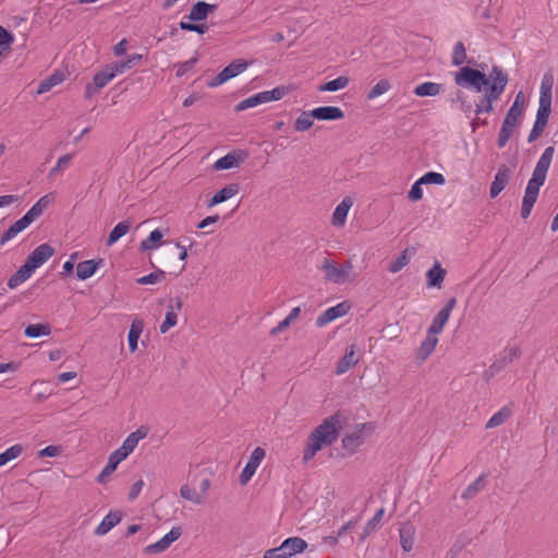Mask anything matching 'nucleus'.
I'll return each instance as SVG.
<instances>
[{"mask_svg":"<svg viewBox=\"0 0 558 558\" xmlns=\"http://www.w3.org/2000/svg\"><path fill=\"white\" fill-rule=\"evenodd\" d=\"M555 154V148L553 146H548L545 148L539 159L536 162V166L532 172V177L530 178L525 193L522 199L521 207V217L523 219L527 218L531 215L534 204L537 201L539 189L544 185L547 172L550 168L553 157Z\"/></svg>","mask_w":558,"mask_h":558,"instance_id":"f257e3e1","label":"nucleus"},{"mask_svg":"<svg viewBox=\"0 0 558 558\" xmlns=\"http://www.w3.org/2000/svg\"><path fill=\"white\" fill-rule=\"evenodd\" d=\"M340 421L337 415L325 418L308 436L303 452V461L308 462L323 448L332 445L338 437Z\"/></svg>","mask_w":558,"mask_h":558,"instance_id":"f03ea898","label":"nucleus"},{"mask_svg":"<svg viewBox=\"0 0 558 558\" xmlns=\"http://www.w3.org/2000/svg\"><path fill=\"white\" fill-rule=\"evenodd\" d=\"M492 84L485 89L483 98L475 106V113H490L493 104L500 98L508 84V74L499 66H493L490 71Z\"/></svg>","mask_w":558,"mask_h":558,"instance_id":"7ed1b4c3","label":"nucleus"},{"mask_svg":"<svg viewBox=\"0 0 558 558\" xmlns=\"http://www.w3.org/2000/svg\"><path fill=\"white\" fill-rule=\"evenodd\" d=\"M54 197L52 194L41 196L31 209L17 221H15L1 236L0 245L3 246L9 241L17 236L19 233L28 228L37 218H39L44 210L52 204Z\"/></svg>","mask_w":558,"mask_h":558,"instance_id":"20e7f679","label":"nucleus"},{"mask_svg":"<svg viewBox=\"0 0 558 558\" xmlns=\"http://www.w3.org/2000/svg\"><path fill=\"white\" fill-rule=\"evenodd\" d=\"M318 268L324 272L325 280L335 284L354 282L357 278L353 264L349 260L339 266L336 262L324 258Z\"/></svg>","mask_w":558,"mask_h":558,"instance_id":"39448f33","label":"nucleus"},{"mask_svg":"<svg viewBox=\"0 0 558 558\" xmlns=\"http://www.w3.org/2000/svg\"><path fill=\"white\" fill-rule=\"evenodd\" d=\"M454 82L457 85L473 89L476 93H485V89L492 84L490 73L487 76L483 72L470 66H462L456 72Z\"/></svg>","mask_w":558,"mask_h":558,"instance_id":"423d86ee","label":"nucleus"},{"mask_svg":"<svg viewBox=\"0 0 558 558\" xmlns=\"http://www.w3.org/2000/svg\"><path fill=\"white\" fill-rule=\"evenodd\" d=\"M308 544L299 536L284 539L280 546L264 551L263 558H292L306 550Z\"/></svg>","mask_w":558,"mask_h":558,"instance_id":"0eeeda50","label":"nucleus"},{"mask_svg":"<svg viewBox=\"0 0 558 558\" xmlns=\"http://www.w3.org/2000/svg\"><path fill=\"white\" fill-rule=\"evenodd\" d=\"M374 427L371 423L356 425L342 439V446L349 451H355L363 445L366 438L373 433Z\"/></svg>","mask_w":558,"mask_h":558,"instance_id":"6e6552de","label":"nucleus"},{"mask_svg":"<svg viewBox=\"0 0 558 558\" xmlns=\"http://www.w3.org/2000/svg\"><path fill=\"white\" fill-rule=\"evenodd\" d=\"M247 68V63L242 60H236L227 65L220 73H218L209 83L208 86L214 88L222 85L227 81L235 77L236 75L244 72Z\"/></svg>","mask_w":558,"mask_h":558,"instance_id":"1a4fd4ad","label":"nucleus"},{"mask_svg":"<svg viewBox=\"0 0 558 558\" xmlns=\"http://www.w3.org/2000/svg\"><path fill=\"white\" fill-rule=\"evenodd\" d=\"M265 456L266 451L260 447H256L252 451L250 459L239 477L241 485H246L252 480L262 461L265 459Z\"/></svg>","mask_w":558,"mask_h":558,"instance_id":"9d476101","label":"nucleus"},{"mask_svg":"<svg viewBox=\"0 0 558 558\" xmlns=\"http://www.w3.org/2000/svg\"><path fill=\"white\" fill-rule=\"evenodd\" d=\"M181 535H182L181 527L174 526L159 541L144 547L143 551L146 555L163 553L172 545V543H174L177 539H179Z\"/></svg>","mask_w":558,"mask_h":558,"instance_id":"9b49d317","label":"nucleus"},{"mask_svg":"<svg viewBox=\"0 0 558 558\" xmlns=\"http://www.w3.org/2000/svg\"><path fill=\"white\" fill-rule=\"evenodd\" d=\"M457 300L456 298H451L448 300L446 305L437 313V315L434 317L430 326L428 327L427 331L429 333L439 335L442 332L446 324L448 323L451 312L456 307Z\"/></svg>","mask_w":558,"mask_h":558,"instance_id":"f8f14e48","label":"nucleus"},{"mask_svg":"<svg viewBox=\"0 0 558 558\" xmlns=\"http://www.w3.org/2000/svg\"><path fill=\"white\" fill-rule=\"evenodd\" d=\"M350 308L351 305L347 301L338 303L335 306L328 307L316 318V326L324 327L329 323L336 320L337 318L343 317L349 313Z\"/></svg>","mask_w":558,"mask_h":558,"instance_id":"ddd939ff","label":"nucleus"},{"mask_svg":"<svg viewBox=\"0 0 558 558\" xmlns=\"http://www.w3.org/2000/svg\"><path fill=\"white\" fill-rule=\"evenodd\" d=\"M247 154L242 150H233L217 159L213 165L214 170H229L239 168L246 159Z\"/></svg>","mask_w":558,"mask_h":558,"instance_id":"4468645a","label":"nucleus"},{"mask_svg":"<svg viewBox=\"0 0 558 558\" xmlns=\"http://www.w3.org/2000/svg\"><path fill=\"white\" fill-rule=\"evenodd\" d=\"M182 306L183 302L181 298L177 296L171 300L170 304L167 306L165 320L159 328L161 333L168 332L178 324V314L182 310Z\"/></svg>","mask_w":558,"mask_h":558,"instance_id":"2eb2a0df","label":"nucleus"},{"mask_svg":"<svg viewBox=\"0 0 558 558\" xmlns=\"http://www.w3.org/2000/svg\"><path fill=\"white\" fill-rule=\"evenodd\" d=\"M550 112V107L538 105L536 119L527 137L529 143L536 141L541 136V134L543 133L544 129L547 125Z\"/></svg>","mask_w":558,"mask_h":558,"instance_id":"dca6fc26","label":"nucleus"},{"mask_svg":"<svg viewBox=\"0 0 558 558\" xmlns=\"http://www.w3.org/2000/svg\"><path fill=\"white\" fill-rule=\"evenodd\" d=\"M54 254V248L47 244L38 245L27 257L26 262L36 270Z\"/></svg>","mask_w":558,"mask_h":558,"instance_id":"f3484780","label":"nucleus"},{"mask_svg":"<svg viewBox=\"0 0 558 558\" xmlns=\"http://www.w3.org/2000/svg\"><path fill=\"white\" fill-rule=\"evenodd\" d=\"M554 84H555L554 74L550 71L546 72L542 77L541 87H539V98H538L539 106H547V107L551 108V94H553Z\"/></svg>","mask_w":558,"mask_h":558,"instance_id":"a211bd4d","label":"nucleus"},{"mask_svg":"<svg viewBox=\"0 0 558 558\" xmlns=\"http://www.w3.org/2000/svg\"><path fill=\"white\" fill-rule=\"evenodd\" d=\"M147 436V432L141 428L131 433L122 442V445L116 449L124 459H126L136 448L140 440Z\"/></svg>","mask_w":558,"mask_h":558,"instance_id":"6ab92c4d","label":"nucleus"},{"mask_svg":"<svg viewBox=\"0 0 558 558\" xmlns=\"http://www.w3.org/2000/svg\"><path fill=\"white\" fill-rule=\"evenodd\" d=\"M510 178V169L502 165L498 168L494 181L490 184L489 195L492 198L497 197L506 187Z\"/></svg>","mask_w":558,"mask_h":558,"instance_id":"aec40b11","label":"nucleus"},{"mask_svg":"<svg viewBox=\"0 0 558 558\" xmlns=\"http://www.w3.org/2000/svg\"><path fill=\"white\" fill-rule=\"evenodd\" d=\"M353 206V201L351 197L347 196L344 197L335 208L332 217H331V223L332 226L337 228H341L345 225L348 214Z\"/></svg>","mask_w":558,"mask_h":558,"instance_id":"412c9836","label":"nucleus"},{"mask_svg":"<svg viewBox=\"0 0 558 558\" xmlns=\"http://www.w3.org/2000/svg\"><path fill=\"white\" fill-rule=\"evenodd\" d=\"M356 352H357V350L354 344L347 347L344 355L342 356V359L339 361V363L337 365V368H336L337 375L344 374L351 367H353L354 365H356L359 363V356H357Z\"/></svg>","mask_w":558,"mask_h":558,"instance_id":"4be33fe9","label":"nucleus"},{"mask_svg":"<svg viewBox=\"0 0 558 558\" xmlns=\"http://www.w3.org/2000/svg\"><path fill=\"white\" fill-rule=\"evenodd\" d=\"M437 343H438L437 336L434 333H429V331H427L425 339L422 341L418 349L416 350V353H415L416 359L420 362H425L432 355V353L435 351Z\"/></svg>","mask_w":558,"mask_h":558,"instance_id":"5701e85b","label":"nucleus"},{"mask_svg":"<svg viewBox=\"0 0 558 558\" xmlns=\"http://www.w3.org/2000/svg\"><path fill=\"white\" fill-rule=\"evenodd\" d=\"M35 269L27 263L25 262L24 265H22L15 274H13L9 280H8V287L10 289H15L17 288L19 286H21L22 283H24L27 279H29L32 277V275L34 274Z\"/></svg>","mask_w":558,"mask_h":558,"instance_id":"b1692460","label":"nucleus"},{"mask_svg":"<svg viewBox=\"0 0 558 558\" xmlns=\"http://www.w3.org/2000/svg\"><path fill=\"white\" fill-rule=\"evenodd\" d=\"M313 116L317 120L333 121L341 120L344 113L339 107L325 106L313 109Z\"/></svg>","mask_w":558,"mask_h":558,"instance_id":"393cba45","label":"nucleus"},{"mask_svg":"<svg viewBox=\"0 0 558 558\" xmlns=\"http://www.w3.org/2000/svg\"><path fill=\"white\" fill-rule=\"evenodd\" d=\"M101 264H102V259H99V260L88 259V260L78 263L76 266L77 279L86 280V279L93 277Z\"/></svg>","mask_w":558,"mask_h":558,"instance_id":"a878e982","label":"nucleus"},{"mask_svg":"<svg viewBox=\"0 0 558 558\" xmlns=\"http://www.w3.org/2000/svg\"><path fill=\"white\" fill-rule=\"evenodd\" d=\"M216 9V4L198 1L192 7L189 14V19L191 21H203L208 16V14L213 13Z\"/></svg>","mask_w":558,"mask_h":558,"instance_id":"bb28decb","label":"nucleus"},{"mask_svg":"<svg viewBox=\"0 0 558 558\" xmlns=\"http://www.w3.org/2000/svg\"><path fill=\"white\" fill-rule=\"evenodd\" d=\"M239 193V185L236 183H230L218 191L209 201L208 206L213 207L220 203H223Z\"/></svg>","mask_w":558,"mask_h":558,"instance_id":"cd10ccee","label":"nucleus"},{"mask_svg":"<svg viewBox=\"0 0 558 558\" xmlns=\"http://www.w3.org/2000/svg\"><path fill=\"white\" fill-rule=\"evenodd\" d=\"M123 460L125 459L117 450L111 452V454L108 458L107 464L105 465L100 474L97 476V482L101 484L105 483L106 477L111 475Z\"/></svg>","mask_w":558,"mask_h":558,"instance_id":"c85d7f7f","label":"nucleus"},{"mask_svg":"<svg viewBox=\"0 0 558 558\" xmlns=\"http://www.w3.org/2000/svg\"><path fill=\"white\" fill-rule=\"evenodd\" d=\"M142 59H143L142 54L133 53V54L129 56L123 61H117V62L110 63V66L112 68L113 72L117 76L119 74L124 73L128 70H131L133 66L138 64L142 61Z\"/></svg>","mask_w":558,"mask_h":558,"instance_id":"c756f323","label":"nucleus"},{"mask_svg":"<svg viewBox=\"0 0 558 558\" xmlns=\"http://www.w3.org/2000/svg\"><path fill=\"white\" fill-rule=\"evenodd\" d=\"M120 521L121 514L119 512H109L95 529V534L99 536L107 534L111 529L118 525Z\"/></svg>","mask_w":558,"mask_h":558,"instance_id":"7c9ffc66","label":"nucleus"},{"mask_svg":"<svg viewBox=\"0 0 558 558\" xmlns=\"http://www.w3.org/2000/svg\"><path fill=\"white\" fill-rule=\"evenodd\" d=\"M442 92V85L434 82H424L415 86L413 93L418 97H434Z\"/></svg>","mask_w":558,"mask_h":558,"instance_id":"2f4dec72","label":"nucleus"},{"mask_svg":"<svg viewBox=\"0 0 558 558\" xmlns=\"http://www.w3.org/2000/svg\"><path fill=\"white\" fill-rule=\"evenodd\" d=\"M400 544L404 551L412 550L414 545L415 529L412 524H403L400 530Z\"/></svg>","mask_w":558,"mask_h":558,"instance_id":"473e14b6","label":"nucleus"},{"mask_svg":"<svg viewBox=\"0 0 558 558\" xmlns=\"http://www.w3.org/2000/svg\"><path fill=\"white\" fill-rule=\"evenodd\" d=\"M144 323L141 319H134L130 326L128 342L129 349L131 352H135L137 350L138 339L143 332Z\"/></svg>","mask_w":558,"mask_h":558,"instance_id":"72a5a7b5","label":"nucleus"},{"mask_svg":"<svg viewBox=\"0 0 558 558\" xmlns=\"http://www.w3.org/2000/svg\"><path fill=\"white\" fill-rule=\"evenodd\" d=\"M446 270L441 268L440 264L436 262L434 266L427 270L426 278H427V286L428 287H436L440 288L441 283L445 279Z\"/></svg>","mask_w":558,"mask_h":558,"instance_id":"f704fd0d","label":"nucleus"},{"mask_svg":"<svg viewBox=\"0 0 558 558\" xmlns=\"http://www.w3.org/2000/svg\"><path fill=\"white\" fill-rule=\"evenodd\" d=\"M24 451L25 447L22 444H15L5 449L3 452L0 453V468L20 458Z\"/></svg>","mask_w":558,"mask_h":558,"instance_id":"c9c22d12","label":"nucleus"},{"mask_svg":"<svg viewBox=\"0 0 558 558\" xmlns=\"http://www.w3.org/2000/svg\"><path fill=\"white\" fill-rule=\"evenodd\" d=\"M314 119L313 110L302 111L295 119L293 128L296 132H306L313 126Z\"/></svg>","mask_w":558,"mask_h":558,"instance_id":"e433bc0d","label":"nucleus"},{"mask_svg":"<svg viewBox=\"0 0 558 558\" xmlns=\"http://www.w3.org/2000/svg\"><path fill=\"white\" fill-rule=\"evenodd\" d=\"M116 77V74L110 66L107 64L101 71L94 75L93 82L97 89L104 88L109 82Z\"/></svg>","mask_w":558,"mask_h":558,"instance_id":"4c0bfd02","label":"nucleus"},{"mask_svg":"<svg viewBox=\"0 0 558 558\" xmlns=\"http://www.w3.org/2000/svg\"><path fill=\"white\" fill-rule=\"evenodd\" d=\"M131 229V222L124 220L120 221L110 232L107 245L111 246L116 242H118L122 236H124Z\"/></svg>","mask_w":558,"mask_h":558,"instance_id":"58836bf2","label":"nucleus"},{"mask_svg":"<svg viewBox=\"0 0 558 558\" xmlns=\"http://www.w3.org/2000/svg\"><path fill=\"white\" fill-rule=\"evenodd\" d=\"M162 232L159 229L153 230L149 235L141 242L142 251H151L161 245Z\"/></svg>","mask_w":558,"mask_h":558,"instance_id":"ea45409f","label":"nucleus"},{"mask_svg":"<svg viewBox=\"0 0 558 558\" xmlns=\"http://www.w3.org/2000/svg\"><path fill=\"white\" fill-rule=\"evenodd\" d=\"M511 416V410L508 407H502L497 411L486 423V428H495L502 425Z\"/></svg>","mask_w":558,"mask_h":558,"instance_id":"a19ab883","label":"nucleus"},{"mask_svg":"<svg viewBox=\"0 0 558 558\" xmlns=\"http://www.w3.org/2000/svg\"><path fill=\"white\" fill-rule=\"evenodd\" d=\"M350 83V78L348 76H338L335 80H331L318 87L319 92H337L340 89H344Z\"/></svg>","mask_w":558,"mask_h":558,"instance_id":"79ce46f5","label":"nucleus"},{"mask_svg":"<svg viewBox=\"0 0 558 558\" xmlns=\"http://www.w3.org/2000/svg\"><path fill=\"white\" fill-rule=\"evenodd\" d=\"M24 333L28 338L49 336L51 333V327L48 324H32L25 328Z\"/></svg>","mask_w":558,"mask_h":558,"instance_id":"37998d69","label":"nucleus"},{"mask_svg":"<svg viewBox=\"0 0 558 558\" xmlns=\"http://www.w3.org/2000/svg\"><path fill=\"white\" fill-rule=\"evenodd\" d=\"M517 126L518 125L504 120L501 129L498 134V140H497L498 147L502 148L507 145V143L509 142V140L512 136Z\"/></svg>","mask_w":558,"mask_h":558,"instance_id":"c03bdc74","label":"nucleus"},{"mask_svg":"<svg viewBox=\"0 0 558 558\" xmlns=\"http://www.w3.org/2000/svg\"><path fill=\"white\" fill-rule=\"evenodd\" d=\"M74 156H75L74 153H69V154H64V155L60 156L58 158L56 165L49 170L48 177L53 178L58 173L63 172L68 168L70 162L73 160Z\"/></svg>","mask_w":558,"mask_h":558,"instance_id":"a18cd8bd","label":"nucleus"},{"mask_svg":"<svg viewBox=\"0 0 558 558\" xmlns=\"http://www.w3.org/2000/svg\"><path fill=\"white\" fill-rule=\"evenodd\" d=\"M384 514H385V509L380 508L379 510H377L375 515L371 520H368V522L366 523V525L364 527L362 537H361L362 541H364L367 536H369L372 533H374L377 530V527L379 526V524L383 520Z\"/></svg>","mask_w":558,"mask_h":558,"instance_id":"49530a36","label":"nucleus"},{"mask_svg":"<svg viewBox=\"0 0 558 558\" xmlns=\"http://www.w3.org/2000/svg\"><path fill=\"white\" fill-rule=\"evenodd\" d=\"M180 496L189 500L195 505H201L204 502V495H201L197 493L194 488L190 487L189 485H183L180 488Z\"/></svg>","mask_w":558,"mask_h":558,"instance_id":"de8ad7c7","label":"nucleus"},{"mask_svg":"<svg viewBox=\"0 0 558 558\" xmlns=\"http://www.w3.org/2000/svg\"><path fill=\"white\" fill-rule=\"evenodd\" d=\"M63 81V74L53 73L48 78L44 80L37 89V94H44L49 92L52 87L57 86Z\"/></svg>","mask_w":558,"mask_h":558,"instance_id":"09e8293b","label":"nucleus"},{"mask_svg":"<svg viewBox=\"0 0 558 558\" xmlns=\"http://www.w3.org/2000/svg\"><path fill=\"white\" fill-rule=\"evenodd\" d=\"M262 104H264L262 95H260V93H257V94L252 95L248 98H245L244 100L240 101L235 106V111H238V112L239 111H244L246 109L254 108V107H256L258 105H262Z\"/></svg>","mask_w":558,"mask_h":558,"instance_id":"8fccbe9b","label":"nucleus"},{"mask_svg":"<svg viewBox=\"0 0 558 558\" xmlns=\"http://www.w3.org/2000/svg\"><path fill=\"white\" fill-rule=\"evenodd\" d=\"M390 82L386 78H383L372 87V89L368 92L367 98L375 99L387 93L390 89Z\"/></svg>","mask_w":558,"mask_h":558,"instance_id":"3c124183","label":"nucleus"},{"mask_svg":"<svg viewBox=\"0 0 558 558\" xmlns=\"http://www.w3.org/2000/svg\"><path fill=\"white\" fill-rule=\"evenodd\" d=\"M409 263L410 256L408 255V250H404L393 262H391L388 269L391 274H397Z\"/></svg>","mask_w":558,"mask_h":558,"instance_id":"603ef678","label":"nucleus"},{"mask_svg":"<svg viewBox=\"0 0 558 558\" xmlns=\"http://www.w3.org/2000/svg\"><path fill=\"white\" fill-rule=\"evenodd\" d=\"M166 277V272L161 269L156 270L155 272H151L149 275L143 276L138 279H136V282L138 284H155L163 280Z\"/></svg>","mask_w":558,"mask_h":558,"instance_id":"864d4df0","label":"nucleus"},{"mask_svg":"<svg viewBox=\"0 0 558 558\" xmlns=\"http://www.w3.org/2000/svg\"><path fill=\"white\" fill-rule=\"evenodd\" d=\"M260 95H262L264 104L280 100L286 95V88L284 87H276L271 90L260 92Z\"/></svg>","mask_w":558,"mask_h":558,"instance_id":"5fc2aeb1","label":"nucleus"},{"mask_svg":"<svg viewBox=\"0 0 558 558\" xmlns=\"http://www.w3.org/2000/svg\"><path fill=\"white\" fill-rule=\"evenodd\" d=\"M446 180L441 173L429 171L420 178V183L424 184H445Z\"/></svg>","mask_w":558,"mask_h":558,"instance_id":"6e6d98bb","label":"nucleus"},{"mask_svg":"<svg viewBox=\"0 0 558 558\" xmlns=\"http://www.w3.org/2000/svg\"><path fill=\"white\" fill-rule=\"evenodd\" d=\"M484 487L483 477L480 476L473 483H471L462 494V497L465 499L473 498L477 495V493Z\"/></svg>","mask_w":558,"mask_h":558,"instance_id":"4d7b16f0","label":"nucleus"},{"mask_svg":"<svg viewBox=\"0 0 558 558\" xmlns=\"http://www.w3.org/2000/svg\"><path fill=\"white\" fill-rule=\"evenodd\" d=\"M466 59L465 48L461 41H458L453 47L452 64L461 65Z\"/></svg>","mask_w":558,"mask_h":558,"instance_id":"13d9d810","label":"nucleus"},{"mask_svg":"<svg viewBox=\"0 0 558 558\" xmlns=\"http://www.w3.org/2000/svg\"><path fill=\"white\" fill-rule=\"evenodd\" d=\"M14 41L13 35L8 32L3 26H0V48L5 51L9 50Z\"/></svg>","mask_w":558,"mask_h":558,"instance_id":"bf43d9fd","label":"nucleus"},{"mask_svg":"<svg viewBox=\"0 0 558 558\" xmlns=\"http://www.w3.org/2000/svg\"><path fill=\"white\" fill-rule=\"evenodd\" d=\"M197 61H198V58L193 57L185 62L179 63L178 69H177V76L181 77V76L185 75L187 72L192 71L195 68Z\"/></svg>","mask_w":558,"mask_h":558,"instance_id":"052dcab7","label":"nucleus"},{"mask_svg":"<svg viewBox=\"0 0 558 558\" xmlns=\"http://www.w3.org/2000/svg\"><path fill=\"white\" fill-rule=\"evenodd\" d=\"M422 185H424V183H420V179L416 180L413 185L411 186L409 193H408V198L412 202H418L422 199L423 197V189H422Z\"/></svg>","mask_w":558,"mask_h":558,"instance_id":"680f3d73","label":"nucleus"},{"mask_svg":"<svg viewBox=\"0 0 558 558\" xmlns=\"http://www.w3.org/2000/svg\"><path fill=\"white\" fill-rule=\"evenodd\" d=\"M522 112H523V110H521L520 108L513 107L511 105V107L509 108V110L505 117V120L508 122H511L515 125H519Z\"/></svg>","mask_w":558,"mask_h":558,"instance_id":"e2e57ef3","label":"nucleus"},{"mask_svg":"<svg viewBox=\"0 0 558 558\" xmlns=\"http://www.w3.org/2000/svg\"><path fill=\"white\" fill-rule=\"evenodd\" d=\"M180 28L183 31L196 32L199 34H204L207 31L206 25L192 24L184 21L180 22Z\"/></svg>","mask_w":558,"mask_h":558,"instance_id":"0e129e2a","label":"nucleus"},{"mask_svg":"<svg viewBox=\"0 0 558 558\" xmlns=\"http://www.w3.org/2000/svg\"><path fill=\"white\" fill-rule=\"evenodd\" d=\"M60 447L58 446H53V445H50V446H47L45 447L44 449L39 450L38 451V457L39 458H45V457H57L60 454Z\"/></svg>","mask_w":558,"mask_h":558,"instance_id":"69168bd1","label":"nucleus"},{"mask_svg":"<svg viewBox=\"0 0 558 558\" xmlns=\"http://www.w3.org/2000/svg\"><path fill=\"white\" fill-rule=\"evenodd\" d=\"M144 487V481L143 480H138L136 481L132 487H131V490L129 493V499L130 500H134L135 498H137V496L140 495V493L142 492Z\"/></svg>","mask_w":558,"mask_h":558,"instance_id":"338daca9","label":"nucleus"},{"mask_svg":"<svg viewBox=\"0 0 558 558\" xmlns=\"http://www.w3.org/2000/svg\"><path fill=\"white\" fill-rule=\"evenodd\" d=\"M77 255H78L77 253L71 254L70 258L63 264L62 269H63L64 274H66V275L72 274L74 266H75V260L77 258Z\"/></svg>","mask_w":558,"mask_h":558,"instance_id":"774afa93","label":"nucleus"}]
</instances>
